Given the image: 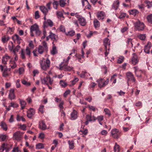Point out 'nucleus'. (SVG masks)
Listing matches in <instances>:
<instances>
[{
    "instance_id": "2",
    "label": "nucleus",
    "mask_w": 152,
    "mask_h": 152,
    "mask_svg": "<svg viewBox=\"0 0 152 152\" xmlns=\"http://www.w3.org/2000/svg\"><path fill=\"white\" fill-rule=\"evenodd\" d=\"M40 64L42 69L45 70L50 66V61L48 59H44L40 61Z\"/></svg>"
},
{
    "instance_id": "15",
    "label": "nucleus",
    "mask_w": 152,
    "mask_h": 152,
    "mask_svg": "<svg viewBox=\"0 0 152 152\" xmlns=\"http://www.w3.org/2000/svg\"><path fill=\"white\" fill-rule=\"evenodd\" d=\"M77 113L76 110H73L71 114V119L72 120H75L77 117Z\"/></svg>"
},
{
    "instance_id": "27",
    "label": "nucleus",
    "mask_w": 152,
    "mask_h": 152,
    "mask_svg": "<svg viewBox=\"0 0 152 152\" xmlns=\"http://www.w3.org/2000/svg\"><path fill=\"white\" fill-rule=\"evenodd\" d=\"M10 66L11 68L13 69L15 68L17 66L15 61H10Z\"/></svg>"
},
{
    "instance_id": "60",
    "label": "nucleus",
    "mask_w": 152,
    "mask_h": 152,
    "mask_svg": "<svg viewBox=\"0 0 152 152\" xmlns=\"http://www.w3.org/2000/svg\"><path fill=\"white\" fill-rule=\"evenodd\" d=\"M104 112L106 114L108 115H110V113L109 110L107 108H105L104 110Z\"/></svg>"
},
{
    "instance_id": "47",
    "label": "nucleus",
    "mask_w": 152,
    "mask_h": 152,
    "mask_svg": "<svg viewBox=\"0 0 152 152\" xmlns=\"http://www.w3.org/2000/svg\"><path fill=\"white\" fill-rule=\"evenodd\" d=\"M22 83L23 84L27 86H29L31 85L30 83L24 80H22Z\"/></svg>"
},
{
    "instance_id": "4",
    "label": "nucleus",
    "mask_w": 152,
    "mask_h": 152,
    "mask_svg": "<svg viewBox=\"0 0 152 152\" xmlns=\"http://www.w3.org/2000/svg\"><path fill=\"white\" fill-rule=\"evenodd\" d=\"M30 49V48L28 47H26L25 50L22 49L20 56L22 59H25L26 58L25 54L28 56L29 57H30L31 54Z\"/></svg>"
},
{
    "instance_id": "54",
    "label": "nucleus",
    "mask_w": 152,
    "mask_h": 152,
    "mask_svg": "<svg viewBox=\"0 0 152 152\" xmlns=\"http://www.w3.org/2000/svg\"><path fill=\"white\" fill-rule=\"evenodd\" d=\"M43 36L42 37V39H43L45 38V37L46 36V30L45 29V28H44L43 29Z\"/></svg>"
},
{
    "instance_id": "57",
    "label": "nucleus",
    "mask_w": 152,
    "mask_h": 152,
    "mask_svg": "<svg viewBox=\"0 0 152 152\" xmlns=\"http://www.w3.org/2000/svg\"><path fill=\"white\" fill-rule=\"evenodd\" d=\"M139 37L140 39L142 40H144L145 38V36L144 35L141 34L139 35Z\"/></svg>"
},
{
    "instance_id": "62",
    "label": "nucleus",
    "mask_w": 152,
    "mask_h": 152,
    "mask_svg": "<svg viewBox=\"0 0 152 152\" xmlns=\"http://www.w3.org/2000/svg\"><path fill=\"white\" fill-rule=\"evenodd\" d=\"M5 148V143H4L1 146V147L0 148V150L1 152H3V151L4 150V148Z\"/></svg>"
},
{
    "instance_id": "46",
    "label": "nucleus",
    "mask_w": 152,
    "mask_h": 152,
    "mask_svg": "<svg viewBox=\"0 0 152 152\" xmlns=\"http://www.w3.org/2000/svg\"><path fill=\"white\" fill-rule=\"evenodd\" d=\"M124 57L123 56L120 57L118 60V63L119 64H121L123 62L124 59Z\"/></svg>"
},
{
    "instance_id": "11",
    "label": "nucleus",
    "mask_w": 152,
    "mask_h": 152,
    "mask_svg": "<svg viewBox=\"0 0 152 152\" xmlns=\"http://www.w3.org/2000/svg\"><path fill=\"white\" fill-rule=\"evenodd\" d=\"M134 72L136 76L138 77H141V73L142 72V71L139 69L137 66L134 67Z\"/></svg>"
},
{
    "instance_id": "26",
    "label": "nucleus",
    "mask_w": 152,
    "mask_h": 152,
    "mask_svg": "<svg viewBox=\"0 0 152 152\" xmlns=\"http://www.w3.org/2000/svg\"><path fill=\"white\" fill-rule=\"evenodd\" d=\"M37 51L39 53L42 54L44 51V48L41 46H39L37 48Z\"/></svg>"
},
{
    "instance_id": "23",
    "label": "nucleus",
    "mask_w": 152,
    "mask_h": 152,
    "mask_svg": "<svg viewBox=\"0 0 152 152\" xmlns=\"http://www.w3.org/2000/svg\"><path fill=\"white\" fill-rule=\"evenodd\" d=\"M104 13L103 11H100L97 12V17L99 20H102L104 18Z\"/></svg>"
},
{
    "instance_id": "39",
    "label": "nucleus",
    "mask_w": 152,
    "mask_h": 152,
    "mask_svg": "<svg viewBox=\"0 0 152 152\" xmlns=\"http://www.w3.org/2000/svg\"><path fill=\"white\" fill-rule=\"evenodd\" d=\"M144 3L147 4V6H148V8L151 7L152 6V1L150 2L148 0H145Z\"/></svg>"
},
{
    "instance_id": "59",
    "label": "nucleus",
    "mask_w": 152,
    "mask_h": 152,
    "mask_svg": "<svg viewBox=\"0 0 152 152\" xmlns=\"http://www.w3.org/2000/svg\"><path fill=\"white\" fill-rule=\"evenodd\" d=\"M108 133L105 130H102L101 132V134L102 135H106Z\"/></svg>"
},
{
    "instance_id": "5",
    "label": "nucleus",
    "mask_w": 152,
    "mask_h": 152,
    "mask_svg": "<svg viewBox=\"0 0 152 152\" xmlns=\"http://www.w3.org/2000/svg\"><path fill=\"white\" fill-rule=\"evenodd\" d=\"M127 80V84L128 86H131L130 81H132L133 83H135L136 79L133 75L131 72H128L126 74Z\"/></svg>"
},
{
    "instance_id": "6",
    "label": "nucleus",
    "mask_w": 152,
    "mask_h": 152,
    "mask_svg": "<svg viewBox=\"0 0 152 152\" xmlns=\"http://www.w3.org/2000/svg\"><path fill=\"white\" fill-rule=\"evenodd\" d=\"M96 81L98 83L99 87L101 88L105 86L108 84L109 80L107 79L105 80L104 79L101 78L98 80Z\"/></svg>"
},
{
    "instance_id": "45",
    "label": "nucleus",
    "mask_w": 152,
    "mask_h": 152,
    "mask_svg": "<svg viewBox=\"0 0 152 152\" xmlns=\"http://www.w3.org/2000/svg\"><path fill=\"white\" fill-rule=\"evenodd\" d=\"M88 107L90 109L94 112L96 111V110H98L94 106H91L90 105H88Z\"/></svg>"
},
{
    "instance_id": "44",
    "label": "nucleus",
    "mask_w": 152,
    "mask_h": 152,
    "mask_svg": "<svg viewBox=\"0 0 152 152\" xmlns=\"http://www.w3.org/2000/svg\"><path fill=\"white\" fill-rule=\"evenodd\" d=\"M18 107V105L13 102H12L9 105V107H13L14 108H17Z\"/></svg>"
},
{
    "instance_id": "52",
    "label": "nucleus",
    "mask_w": 152,
    "mask_h": 152,
    "mask_svg": "<svg viewBox=\"0 0 152 152\" xmlns=\"http://www.w3.org/2000/svg\"><path fill=\"white\" fill-rule=\"evenodd\" d=\"M87 73L86 72L82 71L81 74L79 75L80 77L82 78H85L86 76V74Z\"/></svg>"
},
{
    "instance_id": "9",
    "label": "nucleus",
    "mask_w": 152,
    "mask_h": 152,
    "mask_svg": "<svg viewBox=\"0 0 152 152\" xmlns=\"http://www.w3.org/2000/svg\"><path fill=\"white\" fill-rule=\"evenodd\" d=\"M111 132L113 137L115 138H118L120 136V132H119L117 129H113Z\"/></svg>"
},
{
    "instance_id": "42",
    "label": "nucleus",
    "mask_w": 152,
    "mask_h": 152,
    "mask_svg": "<svg viewBox=\"0 0 152 152\" xmlns=\"http://www.w3.org/2000/svg\"><path fill=\"white\" fill-rule=\"evenodd\" d=\"M114 150L115 152H119V146L116 144L114 147Z\"/></svg>"
},
{
    "instance_id": "30",
    "label": "nucleus",
    "mask_w": 152,
    "mask_h": 152,
    "mask_svg": "<svg viewBox=\"0 0 152 152\" xmlns=\"http://www.w3.org/2000/svg\"><path fill=\"white\" fill-rule=\"evenodd\" d=\"M147 19L149 23L152 24V14L148 15L147 17Z\"/></svg>"
},
{
    "instance_id": "58",
    "label": "nucleus",
    "mask_w": 152,
    "mask_h": 152,
    "mask_svg": "<svg viewBox=\"0 0 152 152\" xmlns=\"http://www.w3.org/2000/svg\"><path fill=\"white\" fill-rule=\"evenodd\" d=\"M60 84L64 87H65L66 86V84L62 80H61L60 81Z\"/></svg>"
},
{
    "instance_id": "41",
    "label": "nucleus",
    "mask_w": 152,
    "mask_h": 152,
    "mask_svg": "<svg viewBox=\"0 0 152 152\" xmlns=\"http://www.w3.org/2000/svg\"><path fill=\"white\" fill-rule=\"evenodd\" d=\"M65 2L66 1L64 0H60L59 3L60 4V6L61 7H64L66 4Z\"/></svg>"
},
{
    "instance_id": "21",
    "label": "nucleus",
    "mask_w": 152,
    "mask_h": 152,
    "mask_svg": "<svg viewBox=\"0 0 152 152\" xmlns=\"http://www.w3.org/2000/svg\"><path fill=\"white\" fill-rule=\"evenodd\" d=\"M53 25V23L50 20H48L47 21H45L43 24L44 28L47 27L48 26L51 27Z\"/></svg>"
},
{
    "instance_id": "3",
    "label": "nucleus",
    "mask_w": 152,
    "mask_h": 152,
    "mask_svg": "<svg viewBox=\"0 0 152 152\" xmlns=\"http://www.w3.org/2000/svg\"><path fill=\"white\" fill-rule=\"evenodd\" d=\"M42 84L44 85H52L53 83V80L51 78L49 75H47L46 77L41 79Z\"/></svg>"
},
{
    "instance_id": "33",
    "label": "nucleus",
    "mask_w": 152,
    "mask_h": 152,
    "mask_svg": "<svg viewBox=\"0 0 152 152\" xmlns=\"http://www.w3.org/2000/svg\"><path fill=\"white\" fill-rule=\"evenodd\" d=\"M53 8L57 10L58 8V6L59 4V2L58 1H54L53 3Z\"/></svg>"
},
{
    "instance_id": "49",
    "label": "nucleus",
    "mask_w": 152,
    "mask_h": 152,
    "mask_svg": "<svg viewBox=\"0 0 152 152\" xmlns=\"http://www.w3.org/2000/svg\"><path fill=\"white\" fill-rule=\"evenodd\" d=\"M75 31L73 30H71L68 32L67 35H69L71 36H72L74 35Z\"/></svg>"
},
{
    "instance_id": "61",
    "label": "nucleus",
    "mask_w": 152,
    "mask_h": 152,
    "mask_svg": "<svg viewBox=\"0 0 152 152\" xmlns=\"http://www.w3.org/2000/svg\"><path fill=\"white\" fill-rule=\"evenodd\" d=\"M40 16L39 14V12L38 11H36L35 12V18L37 19L39 18Z\"/></svg>"
},
{
    "instance_id": "35",
    "label": "nucleus",
    "mask_w": 152,
    "mask_h": 152,
    "mask_svg": "<svg viewBox=\"0 0 152 152\" xmlns=\"http://www.w3.org/2000/svg\"><path fill=\"white\" fill-rule=\"evenodd\" d=\"M117 76L116 74H115L111 77L110 81H113V83H116V79L115 78V77Z\"/></svg>"
},
{
    "instance_id": "18",
    "label": "nucleus",
    "mask_w": 152,
    "mask_h": 152,
    "mask_svg": "<svg viewBox=\"0 0 152 152\" xmlns=\"http://www.w3.org/2000/svg\"><path fill=\"white\" fill-rule=\"evenodd\" d=\"M132 64L134 65L136 64L138 62L137 56L135 53L133 54V56L132 58Z\"/></svg>"
},
{
    "instance_id": "63",
    "label": "nucleus",
    "mask_w": 152,
    "mask_h": 152,
    "mask_svg": "<svg viewBox=\"0 0 152 152\" xmlns=\"http://www.w3.org/2000/svg\"><path fill=\"white\" fill-rule=\"evenodd\" d=\"M126 13H122L120 15L119 18L120 19H122L125 18L126 16Z\"/></svg>"
},
{
    "instance_id": "38",
    "label": "nucleus",
    "mask_w": 152,
    "mask_h": 152,
    "mask_svg": "<svg viewBox=\"0 0 152 152\" xmlns=\"http://www.w3.org/2000/svg\"><path fill=\"white\" fill-rule=\"evenodd\" d=\"M20 48V46L18 45H17L16 47L13 50V52L14 53V54L15 55H16V52H18V51L19 50Z\"/></svg>"
},
{
    "instance_id": "1",
    "label": "nucleus",
    "mask_w": 152,
    "mask_h": 152,
    "mask_svg": "<svg viewBox=\"0 0 152 152\" xmlns=\"http://www.w3.org/2000/svg\"><path fill=\"white\" fill-rule=\"evenodd\" d=\"M31 36H34L33 31H35L37 36H39L41 34V31L39 30L38 26L36 24H35L31 26L30 28Z\"/></svg>"
},
{
    "instance_id": "34",
    "label": "nucleus",
    "mask_w": 152,
    "mask_h": 152,
    "mask_svg": "<svg viewBox=\"0 0 152 152\" xmlns=\"http://www.w3.org/2000/svg\"><path fill=\"white\" fill-rule=\"evenodd\" d=\"M36 148L38 149H42L44 148L43 144L42 143H39L36 145Z\"/></svg>"
},
{
    "instance_id": "43",
    "label": "nucleus",
    "mask_w": 152,
    "mask_h": 152,
    "mask_svg": "<svg viewBox=\"0 0 152 152\" xmlns=\"http://www.w3.org/2000/svg\"><path fill=\"white\" fill-rule=\"evenodd\" d=\"M7 136L6 134H1L0 135V138L1 139L2 141H4L7 137Z\"/></svg>"
},
{
    "instance_id": "55",
    "label": "nucleus",
    "mask_w": 152,
    "mask_h": 152,
    "mask_svg": "<svg viewBox=\"0 0 152 152\" xmlns=\"http://www.w3.org/2000/svg\"><path fill=\"white\" fill-rule=\"evenodd\" d=\"M82 5L84 6L85 5L89 4L87 0H82Z\"/></svg>"
},
{
    "instance_id": "8",
    "label": "nucleus",
    "mask_w": 152,
    "mask_h": 152,
    "mask_svg": "<svg viewBox=\"0 0 152 152\" xmlns=\"http://www.w3.org/2000/svg\"><path fill=\"white\" fill-rule=\"evenodd\" d=\"M60 69L64 71H70L72 70L73 67L67 66V64L63 65L61 64L60 65Z\"/></svg>"
},
{
    "instance_id": "28",
    "label": "nucleus",
    "mask_w": 152,
    "mask_h": 152,
    "mask_svg": "<svg viewBox=\"0 0 152 152\" xmlns=\"http://www.w3.org/2000/svg\"><path fill=\"white\" fill-rule=\"evenodd\" d=\"M10 39L9 37L4 36L2 38L1 41L2 42L4 43L7 42Z\"/></svg>"
},
{
    "instance_id": "20",
    "label": "nucleus",
    "mask_w": 152,
    "mask_h": 152,
    "mask_svg": "<svg viewBox=\"0 0 152 152\" xmlns=\"http://www.w3.org/2000/svg\"><path fill=\"white\" fill-rule=\"evenodd\" d=\"M151 47V42H148L147 45H145L144 48V51L147 53H149Z\"/></svg>"
},
{
    "instance_id": "29",
    "label": "nucleus",
    "mask_w": 152,
    "mask_h": 152,
    "mask_svg": "<svg viewBox=\"0 0 152 152\" xmlns=\"http://www.w3.org/2000/svg\"><path fill=\"white\" fill-rule=\"evenodd\" d=\"M138 11L136 10H131L130 11V14L131 15H133L134 16H135L136 15L138 14Z\"/></svg>"
},
{
    "instance_id": "17",
    "label": "nucleus",
    "mask_w": 152,
    "mask_h": 152,
    "mask_svg": "<svg viewBox=\"0 0 152 152\" xmlns=\"http://www.w3.org/2000/svg\"><path fill=\"white\" fill-rule=\"evenodd\" d=\"M27 113V117L29 118H31L34 114L35 111L34 109L30 108L28 111Z\"/></svg>"
},
{
    "instance_id": "12",
    "label": "nucleus",
    "mask_w": 152,
    "mask_h": 152,
    "mask_svg": "<svg viewBox=\"0 0 152 152\" xmlns=\"http://www.w3.org/2000/svg\"><path fill=\"white\" fill-rule=\"evenodd\" d=\"M13 138L16 140L20 141L21 138V134L19 131H17L13 134Z\"/></svg>"
},
{
    "instance_id": "13",
    "label": "nucleus",
    "mask_w": 152,
    "mask_h": 152,
    "mask_svg": "<svg viewBox=\"0 0 152 152\" xmlns=\"http://www.w3.org/2000/svg\"><path fill=\"white\" fill-rule=\"evenodd\" d=\"M10 59V57L7 54H5L4 56L2 57V63L4 64H7V62Z\"/></svg>"
},
{
    "instance_id": "24",
    "label": "nucleus",
    "mask_w": 152,
    "mask_h": 152,
    "mask_svg": "<svg viewBox=\"0 0 152 152\" xmlns=\"http://www.w3.org/2000/svg\"><path fill=\"white\" fill-rule=\"evenodd\" d=\"M109 41V39L107 38H106L104 39L103 43L105 47V49H106L107 48V47L109 46L110 45V43Z\"/></svg>"
},
{
    "instance_id": "56",
    "label": "nucleus",
    "mask_w": 152,
    "mask_h": 152,
    "mask_svg": "<svg viewBox=\"0 0 152 152\" xmlns=\"http://www.w3.org/2000/svg\"><path fill=\"white\" fill-rule=\"evenodd\" d=\"M70 92V91L69 90H68L66 91L64 94V96L65 97H66L67 95L69 94Z\"/></svg>"
},
{
    "instance_id": "36",
    "label": "nucleus",
    "mask_w": 152,
    "mask_h": 152,
    "mask_svg": "<svg viewBox=\"0 0 152 152\" xmlns=\"http://www.w3.org/2000/svg\"><path fill=\"white\" fill-rule=\"evenodd\" d=\"M94 26L95 28H98L99 26V22L97 19L94 20Z\"/></svg>"
},
{
    "instance_id": "40",
    "label": "nucleus",
    "mask_w": 152,
    "mask_h": 152,
    "mask_svg": "<svg viewBox=\"0 0 152 152\" xmlns=\"http://www.w3.org/2000/svg\"><path fill=\"white\" fill-rule=\"evenodd\" d=\"M1 126L2 128H3L5 131L7 130V126L5 123L4 122H2L1 124Z\"/></svg>"
},
{
    "instance_id": "10",
    "label": "nucleus",
    "mask_w": 152,
    "mask_h": 152,
    "mask_svg": "<svg viewBox=\"0 0 152 152\" xmlns=\"http://www.w3.org/2000/svg\"><path fill=\"white\" fill-rule=\"evenodd\" d=\"M12 39L15 42H17L18 44H20L22 40L21 38L17 34H15L12 36Z\"/></svg>"
},
{
    "instance_id": "14",
    "label": "nucleus",
    "mask_w": 152,
    "mask_h": 152,
    "mask_svg": "<svg viewBox=\"0 0 152 152\" xmlns=\"http://www.w3.org/2000/svg\"><path fill=\"white\" fill-rule=\"evenodd\" d=\"M39 127L42 130H45L47 129V126L45 122L43 121L39 122Z\"/></svg>"
},
{
    "instance_id": "19",
    "label": "nucleus",
    "mask_w": 152,
    "mask_h": 152,
    "mask_svg": "<svg viewBox=\"0 0 152 152\" xmlns=\"http://www.w3.org/2000/svg\"><path fill=\"white\" fill-rule=\"evenodd\" d=\"M80 24L83 26H84L86 24V19L82 17L79 18L78 20Z\"/></svg>"
},
{
    "instance_id": "50",
    "label": "nucleus",
    "mask_w": 152,
    "mask_h": 152,
    "mask_svg": "<svg viewBox=\"0 0 152 152\" xmlns=\"http://www.w3.org/2000/svg\"><path fill=\"white\" fill-rule=\"evenodd\" d=\"M104 119V117L103 115H100L98 116L97 118V119L98 121H103Z\"/></svg>"
},
{
    "instance_id": "31",
    "label": "nucleus",
    "mask_w": 152,
    "mask_h": 152,
    "mask_svg": "<svg viewBox=\"0 0 152 152\" xmlns=\"http://www.w3.org/2000/svg\"><path fill=\"white\" fill-rule=\"evenodd\" d=\"M119 2L118 1H117L116 2H115L113 4V8L115 10H116L119 6Z\"/></svg>"
},
{
    "instance_id": "53",
    "label": "nucleus",
    "mask_w": 152,
    "mask_h": 152,
    "mask_svg": "<svg viewBox=\"0 0 152 152\" xmlns=\"http://www.w3.org/2000/svg\"><path fill=\"white\" fill-rule=\"evenodd\" d=\"M44 106L43 105H40L39 108V110L42 113H43L44 112Z\"/></svg>"
},
{
    "instance_id": "16",
    "label": "nucleus",
    "mask_w": 152,
    "mask_h": 152,
    "mask_svg": "<svg viewBox=\"0 0 152 152\" xmlns=\"http://www.w3.org/2000/svg\"><path fill=\"white\" fill-rule=\"evenodd\" d=\"M10 68H6L4 69L2 73V75L4 77L9 76L10 74Z\"/></svg>"
},
{
    "instance_id": "64",
    "label": "nucleus",
    "mask_w": 152,
    "mask_h": 152,
    "mask_svg": "<svg viewBox=\"0 0 152 152\" xmlns=\"http://www.w3.org/2000/svg\"><path fill=\"white\" fill-rule=\"evenodd\" d=\"M26 126L24 124H23V125H20V128L21 129H22L23 130H25L26 129Z\"/></svg>"
},
{
    "instance_id": "48",
    "label": "nucleus",
    "mask_w": 152,
    "mask_h": 152,
    "mask_svg": "<svg viewBox=\"0 0 152 152\" xmlns=\"http://www.w3.org/2000/svg\"><path fill=\"white\" fill-rule=\"evenodd\" d=\"M51 53L53 55L57 53V51L55 47H53V49L51 51Z\"/></svg>"
},
{
    "instance_id": "37",
    "label": "nucleus",
    "mask_w": 152,
    "mask_h": 152,
    "mask_svg": "<svg viewBox=\"0 0 152 152\" xmlns=\"http://www.w3.org/2000/svg\"><path fill=\"white\" fill-rule=\"evenodd\" d=\"M68 144L69 145V148L70 149H72L74 147V144L73 141H69L68 142Z\"/></svg>"
},
{
    "instance_id": "22",
    "label": "nucleus",
    "mask_w": 152,
    "mask_h": 152,
    "mask_svg": "<svg viewBox=\"0 0 152 152\" xmlns=\"http://www.w3.org/2000/svg\"><path fill=\"white\" fill-rule=\"evenodd\" d=\"M14 90L13 88H11L10 91V93L9 95V98L11 100L14 99L15 98V95L14 93Z\"/></svg>"
},
{
    "instance_id": "7",
    "label": "nucleus",
    "mask_w": 152,
    "mask_h": 152,
    "mask_svg": "<svg viewBox=\"0 0 152 152\" xmlns=\"http://www.w3.org/2000/svg\"><path fill=\"white\" fill-rule=\"evenodd\" d=\"M134 25L136 29L139 31L142 30L144 29L145 27L144 24L140 21L136 22Z\"/></svg>"
},
{
    "instance_id": "25",
    "label": "nucleus",
    "mask_w": 152,
    "mask_h": 152,
    "mask_svg": "<svg viewBox=\"0 0 152 152\" xmlns=\"http://www.w3.org/2000/svg\"><path fill=\"white\" fill-rule=\"evenodd\" d=\"M40 9L44 15H46L48 12V10L45 6H41Z\"/></svg>"
},
{
    "instance_id": "51",
    "label": "nucleus",
    "mask_w": 152,
    "mask_h": 152,
    "mask_svg": "<svg viewBox=\"0 0 152 152\" xmlns=\"http://www.w3.org/2000/svg\"><path fill=\"white\" fill-rule=\"evenodd\" d=\"M14 30V28L13 27L10 28L9 27V29L8 30L7 32L8 33L12 34V33L13 32Z\"/></svg>"
},
{
    "instance_id": "32",
    "label": "nucleus",
    "mask_w": 152,
    "mask_h": 152,
    "mask_svg": "<svg viewBox=\"0 0 152 152\" xmlns=\"http://www.w3.org/2000/svg\"><path fill=\"white\" fill-rule=\"evenodd\" d=\"M20 103L21 106V109H23L25 107V105L26 104V102L23 100H20Z\"/></svg>"
}]
</instances>
